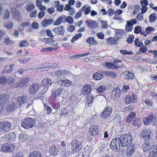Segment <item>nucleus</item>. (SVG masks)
Masks as SVG:
<instances>
[{"mask_svg":"<svg viewBox=\"0 0 157 157\" xmlns=\"http://www.w3.org/2000/svg\"><path fill=\"white\" fill-rule=\"evenodd\" d=\"M135 46L138 48H140L143 45V43L140 41L139 39L137 38L134 41Z\"/></svg>","mask_w":157,"mask_h":157,"instance_id":"37","label":"nucleus"},{"mask_svg":"<svg viewBox=\"0 0 157 157\" xmlns=\"http://www.w3.org/2000/svg\"><path fill=\"white\" fill-rule=\"evenodd\" d=\"M49 153L51 155L56 156L58 153L57 147L55 145H52L49 148Z\"/></svg>","mask_w":157,"mask_h":157,"instance_id":"23","label":"nucleus"},{"mask_svg":"<svg viewBox=\"0 0 157 157\" xmlns=\"http://www.w3.org/2000/svg\"><path fill=\"white\" fill-rule=\"evenodd\" d=\"M152 133L151 131L148 129L143 130L140 134V135L145 141L153 140L152 138Z\"/></svg>","mask_w":157,"mask_h":157,"instance_id":"8","label":"nucleus"},{"mask_svg":"<svg viewBox=\"0 0 157 157\" xmlns=\"http://www.w3.org/2000/svg\"><path fill=\"white\" fill-rule=\"evenodd\" d=\"M4 42L6 45H10L13 44V41L10 40L9 38H7L4 39Z\"/></svg>","mask_w":157,"mask_h":157,"instance_id":"48","label":"nucleus"},{"mask_svg":"<svg viewBox=\"0 0 157 157\" xmlns=\"http://www.w3.org/2000/svg\"><path fill=\"white\" fill-rule=\"evenodd\" d=\"M157 19V17L156 14L153 13L150 15L149 17V20L150 22L153 23L155 22Z\"/></svg>","mask_w":157,"mask_h":157,"instance_id":"38","label":"nucleus"},{"mask_svg":"<svg viewBox=\"0 0 157 157\" xmlns=\"http://www.w3.org/2000/svg\"><path fill=\"white\" fill-rule=\"evenodd\" d=\"M155 29L154 28L148 26L146 29V32L148 34H150L153 31L155 30Z\"/></svg>","mask_w":157,"mask_h":157,"instance_id":"60","label":"nucleus"},{"mask_svg":"<svg viewBox=\"0 0 157 157\" xmlns=\"http://www.w3.org/2000/svg\"><path fill=\"white\" fill-rule=\"evenodd\" d=\"M36 121L35 119L26 117L21 122V126L26 129L31 128L36 126Z\"/></svg>","mask_w":157,"mask_h":157,"instance_id":"2","label":"nucleus"},{"mask_svg":"<svg viewBox=\"0 0 157 157\" xmlns=\"http://www.w3.org/2000/svg\"><path fill=\"white\" fill-rule=\"evenodd\" d=\"M53 20L51 19H45L42 22V25L44 27H46L52 24Z\"/></svg>","mask_w":157,"mask_h":157,"instance_id":"31","label":"nucleus"},{"mask_svg":"<svg viewBox=\"0 0 157 157\" xmlns=\"http://www.w3.org/2000/svg\"><path fill=\"white\" fill-rule=\"evenodd\" d=\"M90 54V53L89 52H86L85 53H83L82 54H76L73 55L71 57V58L72 57L74 58H78L82 57H83L84 56H88Z\"/></svg>","mask_w":157,"mask_h":157,"instance_id":"39","label":"nucleus"},{"mask_svg":"<svg viewBox=\"0 0 157 157\" xmlns=\"http://www.w3.org/2000/svg\"><path fill=\"white\" fill-rule=\"evenodd\" d=\"M61 92L62 90L59 88L53 90L51 93L52 97L56 98L59 96L61 94Z\"/></svg>","mask_w":157,"mask_h":157,"instance_id":"27","label":"nucleus"},{"mask_svg":"<svg viewBox=\"0 0 157 157\" xmlns=\"http://www.w3.org/2000/svg\"><path fill=\"white\" fill-rule=\"evenodd\" d=\"M52 83V81L51 78L48 77L44 78L41 82V84L44 86V90L40 93L37 98H42L45 97L49 86L51 85Z\"/></svg>","mask_w":157,"mask_h":157,"instance_id":"1","label":"nucleus"},{"mask_svg":"<svg viewBox=\"0 0 157 157\" xmlns=\"http://www.w3.org/2000/svg\"><path fill=\"white\" fill-rule=\"evenodd\" d=\"M35 7V5L33 4L30 3L26 6L25 9L27 11L30 12L34 9Z\"/></svg>","mask_w":157,"mask_h":157,"instance_id":"40","label":"nucleus"},{"mask_svg":"<svg viewBox=\"0 0 157 157\" xmlns=\"http://www.w3.org/2000/svg\"><path fill=\"white\" fill-rule=\"evenodd\" d=\"M106 90L105 86L102 85L99 86L97 89V91L99 93H103L105 92Z\"/></svg>","mask_w":157,"mask_h":157,"instance_id":"45","label":"nucleus"},{"mask_svg":"<svg viewBox=\"0 0 157 157\" xmlns=\"http://www.w3.org/2000/svg\"><path fill=\"white\" fill-rule=\"evenodd\" d=\"M67 22L70 24H72L74 22L73 18L71 16H68L66 17H65V22Z\"/></svg>","mask_w":157,"mask_h":157,"instance_id":"62","label":"nucleus"},{"mask_svg":"<svg viewBox=\"0 0 157 157\" xmlns=\"http://www.w3.org/2000/svg\"><path fill=\"white\" fill-rule=\"evenodd\" d=\"M11 13L13 14V18L17 20L21 17L20 12L15 8H12L11 10Z\"/></svg>","mask_w":157,"mask_h":157,"instance_id":"20","label":"nucleus"},{"mask_svg":"<svg viewBox=\"0 0 157 157\" xmlns=\"http://www.w3.org/2000/svg\"><path fill=\"white\" fill-rule=\"evenodd\" d=\"M29 43L26 40H23L20 43L19 46V47H27L28 46Z\"/></svg>","mask_w":157,"mask_h":157,"instance_id":"55","label":"nucleus"},{"mask_svg":"<svg viewBox=\"0 0 157 157\" xmlns=\"http://www.w3.org/2000/svg\"><path fill=\"white\" fill-rule=\"evenodd\" d=\"M16 137L15 134L12 132H10L6 135L4 137V140L6 141L13 140Z\"/></svg>","mask_w":157,"mask_h":157,"instance_id":"24","label":"nucleus"},{"mask_svg":"<svg viewBox=\"0 0 157 157\" xmlns=\"http://www.w3.org/2000/svg\"><path fill=\"white\" fill-rule=\"evenodd\" d=\"M53 31L59 35H63L65 33L64 29L63 26L54 28Z\"/></svg>","mask_w":157,"mask_h":157,"instance_id":"21","label":"nucleus"},{"mask_svg":"<svg viewBox=\"0 0 157 157\" xmlns=\"http://www.w3.org/2000/svg\"><path fill=\"white\" fill-rule=\"evenodd\" d=\"M70 110H69L63 109L61 110L60 114L61 116H63L64 117H67L69 115Z\"/></svg>","mask_w":157,"mask_h":157,"instance_id":"35","label":"nucleus"},{"mask_svg":"<svg viewBox=\"0 0 157 157\" xmlns=\"http://www.w3.org/2000/svg\"><path fill=\"white\" fill-rule=\"evenodd\" d=\"M143 121L145 125L148 124H153L156 121V118L154 115H150L147 117L144 118Z\"/></svg>","mask_w":157,"mask_h":157,"instance_id":"11","label":"nucleus"},{"mask_svg":"<svg viewBox=\"0 0 157 157\" xmlns=\"http://www.w3.org/2000/svg\"><path fill=\"white\" fill-rule=\"evenodd\" d=\"M44 109L47 110V113L48 114H49L52 112V108L51 107L48 106L46 103H44Z\"/></svg>","mask_w":157,"mask_h":157,"instance_id":"47","label":"nucleus"},{"mask_svg":"<svg viewBox=\"0 0 157 157\" xmlns=\"http://www.w3.org/2000/svg\"><path fill=\"white\" fill-rule=\"evenodd\" d=\"M117 61H114L113 63H112V66L111 69L114 70H118L120 68V67L118 65H116V63Z\"/></svg>","mask_w":157,"mask_h":157,"instance_id":"59","label":"nucleus"},{"mask_svg":"<svg viewBox=\"0 0 157 157\" xmlns=\"http://www.w3.org/2000/svg\"><path fill=\"white\" fill-rule=\"evenodd\" d=\"M141 31V27L140 26H136L135 28L134 32L135 34H138L140 33Z\"/></svg>","mask_w":157,"mask_h":157,"instance_id":"61","label":"nucleus"},{"mask_svg":"<svg viewBox=\"0 0 157 157\" xmlns=\"http://www.w3.org/2000/svg\"><path fill=\"white\" fill-rule=\"evenodd\" d=\"M125 78L128 79H132L134 78V75L133 74L129 71L125 72Z\"/></svg>","mask_w":157,"mask_h":157,"instance_id":"42","label":"nucleus"},{"mask_svg":"<svg viewBox=\"0 0 157 157\" xmlns=\"http://www.w3.org/2000/svg\"><path fill=\"white\" fill-rule=\"evenodd\" d=\"M57 83L61 87L67 88L70 86L72 82L68 79L61 80L58 79H57Z\"/></svg>","mask_w":157,"mask_h":157,"instance_id":"9","label":"nucleus"},{"mask_svg":"<svg viewBox=\"0 0 157 157\" xmlns=\"http://www.w3.org/2000/svg\"><path fill=\"white\" fill-rule=\"evenodd\" d=\"M120 52L123 55L133 54V52L132 51H128L125 50H120Z\"/></svg>","mask_w":157,"mask_h":157,"instance_id":"51","label":"nucleus"},{"mask_svg":"<svg viewBox=\"0 0 157 157\" xmlns=\"http://www.w3.org/2000/svg\"><path fill=\"white\" fill-rule=\"evenodd\" d=\"M14 65V64H10V65H7L4 69L3 71L7 73H10L12 72L13 69V67Z\"/></svg>","mask_w":157,"mask_h":157,"instance_id":"32","label":"nucleus"},{"mask_svg":"<svg viewBox=\"0 0 157 157\" xmlns=\"http://www.w3.org/2000/svg\"><path fill=\"white\" fill-rule=\"evenodd\" d=\"M135 149V145L134 144H131L127 148L126 155L128 156H130L132 154Z\"/></svg>","mask_w":157,"mask_h":157,"instance_id":"22","label":"nucleus"},{"mask_svg":"<svg viewBox=\"0 0 157 157\" xmlns=\"http://www.w3.org/2000/svg\"><path fill=\"white\" fill-rule=\"evenodd\" d=\"M86 42L90 45H95L98 44V42L94 37H88L86 40Z\"/></svg>","mask_w":157,"mask_h":157,"instance_id":"30","label":"nucleus"},{"mask_svg":"<svg viewBox=\"0 0 157 157\" xmlns=\"http://www.w3.org/2000/svg\"><path fill=\"white\" fill-rule=\"evenodd\" d=\"M92 88L91 86L89 84L86 83L84 85L82 89V94L84 96H88L90 94Z\"/></svg>","mask_w":157,"mask_h":157,"instance_id":"12","label":"nucleus"},{"mask_svg":"<svg viewBox=\"0 0 157 157\" xmlns=\"http://www.w3.org/2000/svg\"><path fill=\"white\" fill-rule=\"evenodd\" d=\"M118 138L113 139L111 141L110 146V148L113 151H118L122 148Z\"/></svg>","mask_w":157,"mask_h":157,"instance_id":"6","label":"nucleus"},{"mask_svg":"<svg viewBox=\"0 0 157 157\" xmlns=\"http://www.w3.org/2000/svg\"><path fill=\"white\" fill-rule=\"evenodd\" d=\"M46 32L48 36L50 37L51 39H53L54 38V35L52 33L51 30L49 29H47Z\"/></svg>","mask_w":157,"mask_h":157,"instance_id":"57","label":"nucleus"},{"mask_svg":"<svg viewBox=\"0 0 157 157\" xmlns=\"http://www.w3.org/2000/svg\"><path fill=\"white\" fill-rule=\"evenodd\" d=\"M69 73V71L65 70H58L55 73V75L56 76L60 77L63 75H66L67 74Z\"/></svg>","mask_w":157,"mask_h":157,"instance_id":"25","label":"nucleus"},{"mask_svg":"<svg viewBox=\"0 0 157 157\" xmlns=\"http://www.w3.org/2000/svg\"><path fill=\"white\" fill-rule=\"evenodd\" d=\"M115 97L114 98H118L120 97L121 91L118 87H116L114 89Z\"/></svg>","mask_w":157,"mask_h":157,"instance_id":"34","label":"nucleus"},{"mask_svg":"<svg viewBox=\"0 0 157 157\" xmlns=\"http://www.w3.org/2000/svg\"><path fill=\"white\" fill-rule=\"evenodd\" d=\"M101 27L103 29H107L108 27L107 22L104 21H101Z\"/></svg>","mask_w":157,"mask_h":157,"instance_id":"63","label":"nucleus"},{"mask_svg":"<svg viewBox=\"0 0 157 157\" xmlns=\"http://www.w3.org/2000/svg\"><path fill=\"white\" fill-rule=\"evenodd\" d=\"M140 122V120L138 118L136 119L132 122V124L134 126L139 125Z\"/></svg>","mask_w":157,"mask_h":157,"instance_id":"64","label":"nucleus"},{"mask_svg":"<svg viewBox=\"0 0 157 157\" xmlns=\"http://www.w3.org/2000/svg\"><path fill=\"white\" fill-rule=\"evenodd\" d=\"M40 88V84L38 82L33 83L29 87V93L33 95L37 92Z\"/></svg>","mask_w":157,"mask_h":157,"instance_id":"13","label":"nucleus"},{"mask_svg":"<svg viewBox=\"0 0 157 157\" xmlns=\"http://www.w3.org/2000/svg\"><path fill=\"white\" fill-rule=\"evenodd\" d=\"M154 141V140L145 141L143 144V151L146 152H148L151 148V144Z\"/></svg>","mask_w":157,"mask_h":157,"instance_id":"15","label":"nucleus"},{"mask_svg":"<svg viewBox=\"0 0 157 157\" xmlns=\"http://www.w3.org/2000/svg\"><path fill=\"white\" fill-rule=\"evenodd\" d=\"M118 138L122 147H127L130 144L132 140V135L130 133L121 135Z\"/></svg>","mask_w":157,"mask_h":157,"instance_id":"3","label":"nucleus"},{"mask_svg":"<svg viewBox=\"0 0 157 157\" xmlns=\"http://www.w3.org/2000/svg\"><path fill=\"white\" fill-rule=\"evenodd\" d=\"M103 78V76L99 72H97L93 74V78L95 80H99Z\"/></svg>","mask_w":157,"mask_h":157,"instance_id":"33","label":"nucleus"},{"mask_svg":"<svg viewBox=\"0 0 157 157\" xmlns=\"http://www.w3.org/2000/svg\"><path fill=\"white\" fill-rule=\"evenodd\" d=\"M150 151L157 153V144H154L151 146Z\"/></svg>","mask_w":157,"mask_h":157,"instance_id":"56","label":"nucleus"},{"mask_svg":"<svg viewBox=\"0 0 157 157\" xmlns=\"http://www.w3.org/2000/svg\"><path fill=\"white\" fill-rule=\"evenodd\" d=\"M123 13V11L120 9L117 10L114 13L115 16L113 17V19L117 20H121V17L119 16V15Z\"/></svg>","mask_w":157,"mask_h":157,"instance_id":"28","label":"nucleus"},{"mask_svg":"<svg viewBox=\"0 0 157 157\" xmlns=\"http://www.w3.org/2000/svg\"><path fill=\"white\" fill-rule=\"evenodd\" d=\"M29 80L28 77L23 78L20 80V82L16 85L15 87H22L29 81Z\"/></svg>","mask_w":157,"mask_h":157,"instance_id":"19","label":"nucleus"},{"mask_svg":"<svg viewBox=\"0 0 157 157\" xmlns=\"http://www.w3.org/2000/svg\"><path fill=\"white\" fill-rule=\"evenodd\" d=\"M106 73L109 76L114 78L117 77V73L113 71H106Z\"/></svg>","mask_w":157,"mask_h":157,"instance_id":"44","label":"nucleus"},{"mask_svg":"<svg viewBox=\"0 0 157 157\" xmlns=\"http://www.w3.org/2000/svg\"><path fill=\"white\" fill-rule=\"evenodd\" d=\"M29 157H42V155L39 151H35L32 153Z\"/></svg>","mask_w":157,"mask_h":157,"instance_id":"41","label":"nucleus"},{"mask_svg":"<svg viewBox=\"0 0 157 157\" xmlns=\"http://www.w3.org/2000/svg\"><path fill=\"white\" fill-rule=\"evenodd\" d=\"M85 6H83L79 11L77 13L75 16V18L76 19L78 18L81 17V13L83 12L85 9Z\"/></svg>","mask_w":157,"mask_h":157,"instance_id":"36","label":"nucleus"},{"mask_svg":"<svg viewBox=\"0 0 157 157\" xmlns=\"http://www.w3.org/2000/svg\"><path fill=\"white\" fill-rule=\"evenodd\" d=\"M7 82V79L5 77H0V83L2 85L5 84Z\"/></svg>","mask_w":157,"mask_h":157,"instance_id":"49","label":"nucleus"},{"mask_svg":"<svg viewBox=\"0 0 157 157\" xmlns=\"http://www.w3.org/2000/svg\"><path fill=\"white\" fill-rule=\"evenodd\" d=\"M73 148L72 151L75 152L79 151L82 148V145L80 141L75 139H73L69 144Z\"/></svg>","mask_w":157,"mask_h":157,"instance_id":"7","label":"nucleus"},{"mask_svg":"<svg viewBox=\"0 0 157 157\" xmlns=\"http://www.w3.org/2000/svg\"><path fill=\"white\" fill-rule=\"evenodd\" d=\"M112 113V108L108 107L107 105L106 106L104 111L101 113V117L103 118H106L109 117Z\"/></svg>","mask_w":157,"mask_h":157,"instance_id":"17","label":"nucleus"},{"mask_svg":"<svg viewBox=\"0 0 157 157\" xmlns=\"http://www.w3.org/2000/svg\"><path fill=\"white\" fill-rule=\"evenodd\" d=\"M62 22L63 23H65V16H63L58 17L56 21L54 22L53 24L55 25H60Z\"/></svg>","mask_w":157,"mask_h":157,"instance_id":"26","label":"nucleus"},{"mask_svg":"<svg viewBox=\"0 0 157 157\" xmlns=\"http://www.w3.org/2000/svg\"><path fill=\"white\" fill-rule=\"evenodd\" d=\"M5 26L7 28L9 29H11L13 26V23L10 21H8L4 23Z\"/></svg>","mask_w":157,"mask_h":157,"instance_id":"52","label":"nucleus"},{"mask_svg":"<svg viewBox=\"0 0 157 157\" xmlns=\"http://www.w3.org/2000/svg\"><path fill=\"white\" fill-rule=\"evenodd\" d=\"M26 99H17V103L13 102L8 105L6 108V111L9 112L13 111L17 108V105H21L26 101Z\"/></svg>","mask_w":157,"mask_h":157,"instance_id":"4","label":"nucleus"},{"mask_svg":"<svg viewBox=\"0 0 157 157\" xmlns=\"http://www.w3.org/2000/svg\"><path fill=\"white\" fill-rule=\"evenodd\" d=\"M147 51V48L144 45H142L140 48L139 52L141 53H145Z\"/></svg>","mask_w":157,"mask_h":157,"instance_id":"54","label":"nucleus"},{"mask_svg":"<svg viewBox=\"0 0 157 157\" xmlns=\"http://www.w3.org/2000/svg\"><path fill=\"white\" fill-rule=\"evenodd\" d=\"M44 41L45 43L46 44H49L51 43H53L54 42V40H53V39L50 38H44L42 40Z\"/></svg>","mask_w":157,"mask_h":157,"instance_id":"46","label":"nucleus"},{"mask_svg":"<svg viewBox=\"0 0 157 157\" xmlns=\"http://www.w3.org/2000/svg\"><path fill=\"white\" fill-rule=\"evenodd\" d=\"M86 24L87 27L92 29H94L98 27L97 21L91 20H87L86 21Z\"/></svg>","mask_w":157,"mask_h":157,"instance_id":"16","label":"nucleus"},{"mask_svg":"<svg viewBox=\"0 0 157 157\" xmlns=\"http://www.w3.org/2000/svg\"><path fill=\"white\" fill-rule=\"evenodd\" d=\"M89 132L91 136L97 135L99 132L98 127L97 126H92L89 128Z\"/></svg>","mask_w":157,"mask_h":157,"instance_id":"18","label":"nucleus"},{"mask_svg":"<svg viewBox=\"0 0 157 157\" xmlns=\"http://www.w3.org/2000/svg\"><path fill=\"white\" fill-rule=\"evenodd\" d=\"M130 87L128 85L124 83L123 84V87L122 89V92L124 93L127 92L128 90L129 89Z\"/></svg>","mask_w":157,"mask_h":157,"instance_id":"58","label":"nucleus"},{"mask_svg":"<svg viewBox=\"0 0 157 157\" xmlns=\"http://www.w3.org/2000/svg\"><path fill=\"white\" fill-rule=\"evenodd\" d=\"M30 59V58H27L25 57L24 58H20L18 59V61L21 63H27Z\"/></svg>","mask_w":157,"mask_h":157,"instance_id":"50","label":"nucleus"},{"mask_svg":"<svg viewBox=\"0 0 157 157\" xmlns=\"http://www.w3.org/2000/svg\"><path fill=\"white\" fill-rule=\"evenodd\" d=\"M12 124L9 122L0 121V134H4L10 131Z\"/></svg>","mask_w":157,"mask_h":157,"instance_id":"5","label":"nucleus"},{"mask_svg":"<svg viewBox=\"0 0 157 157\" xmlns=\"http://www.w3.org/2000/svg\"><path fill=\"white\" fill-rule=\"evenodd\" d=\"M127 24L125 26V30L127 32H130L133 29V26L136 24L137 21L135 18L132 19L127 21Z\"/></svg>","mask_w":157,"mask_h":157,"instance_id":"10","label":"nucleus"},{"mask_svg":"<svg viewBox=\"0 0 157 157\" xmlns=\"http://www.w3.org/2000/svg\"><path fill=\"white\" fill-rule=\"evenodd\" d=\"M15 149L14 146L12 144H6L2 146L1 150L5 152H12L14 151Z\"/></svg>","mask_w":157,"mask_h":157,"instance_id":"14","label":"nucleus"},{"mask_svg":"<svg viewBox=\"0 0 157 157\" xmlns=\"http://www.w3.org/2000/svg\"><path fill=\"white\" fill-rule=\"evenodd\" d=\"M82 36V34L81 33H79L74 36L72 38L71 42L72 43H74L75 41L80 38Z\"/></svg>","mask_w":157,"mask_h":157,"instance_id":"43","label":"nucleus"},{"mask_svg":"<svg viewBox=\"0 0 157 157\" xmlns=\"http://www.w3.org/2000/svg\"><path fill=\"white\" fill-rule=\"evenodd\" d=\"M134 38V36L133 35L130 34L129 35V37L127 38V42L129 44H131L133 42Z\"/></svg>","mask_w":157,"mask_h":157,"instance_id":"53","label":"nucleus"},{"mask_svg":"<svg viewBox=\"0 0 157 157\" xmlns=\"http://www.w3.org/2000/svg\"><path fill=\"white\" fill-rule=\"evenodd\" d=\"M135 117V113L134 112H131L126 118V122L128 123L130 122Z\"/></svg>","mask_w":157,"mask_h":157,"instance_id":"29","label":"nucleus"}]
</instances>
